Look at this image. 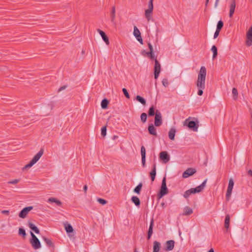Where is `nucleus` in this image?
<instances>
[{
  "instance_id": "f257e3e1",
  "label": "nucleus",
  "mask_w": 252,
  "mask_h": 252,
  "mask_svg": "<svg viewBox=\"0 0 252 252\" xmlns=\"http://www.w3.org/2000/svg\"><path fill=\"white\" fill-rule=\"evenodd\" d=\"M206 69L205 66H201L198 74L196 86L198 88L205 89Z\"/></svg>"
},
{
  "instance_id": "f03ea898",
  "label": "nucleus",
  "mask_w": 252,
  "mask_h": 252,
  "mask_svg": "<svg viewBox=\"0 0 252 252\" xmlns=\"http://www.w3.org/2000/svg\"><path fill=\"white\" fill-rule=\"evenodd\" d=\"M31 238L30 240V243L34 250H37L41 247V243L39 239L32 232L30 231Z\"/></svg>"
},
{
  "instance_id": "7ed1b4c3",
  "label": "nucleus",
  "mask_w": 252,
  "mask_h": 252,
  "mask_svg": "<svg viewBox=\"0 0 252 252\" xmlns=\"http://www.w3.org/2000/svg\"><path fill=\"white\" fill-rule=\"evenodd\" d=\"M168 192V190L166 186V177H164L162 180L161 186L158 192V198H161Z\"/></svg>"
},
{
  "instance_id": "20e7f679",
  "label": "nucleus",
  "mask_w": 252,
  "mask_h": 252,
  "mask_svg": "<svg viewBox=\"0 0 252 252\" xmlns=\"http://www.w3.org/2000/svg\"><path fill=\"white\" fill-rule=\"evenodd\" d=\"M184 126H187L189 129L194 131H197L199 125L197 121H189V119H187L184 123Z\"/></svg>"
},
{
  "instance_id": "39448f33",
  "label": "nucleus",
  "mask_w": 252,
  "mask_h": 252,
  "mask_svg": "<svg viewBox=\"0 0 252 252\" xmlns=\"http://www.w3.org/2000/svg\"><path fill=\"white\" fill-rule=\"evenodd\" d=\"M162 124V115L158 110H157L156 115L155 117L154 125L158 127Z\"/></svg>"
},
{
  "instance_id": "423d86ee",
  "label": "nucleus",
  "mask_w": 252,
  "mask_h": 252,
  "mask_svg": "<svg viewBox=\"0 0 252 252\" xmlns=\"http://www.w3.org/2000/svg\"><path fill=\"white\" fill-rule=\"evenodd\" d=\"M155 66H154V76L155 78L157 79L160 72V64L159 62L157 60V57H155Z\"/></svg>"
},
{
  "instance_id": "0eeeda50",
  "label": "nucleus",
  "mask_w": 252,
  "mask_h": 252,
  "mask_svg": "<svg viewBox=\"0 0 252 252\" xmlns=\"http://www.w3.org/2000/svg\"><path fill=\"white\" fill-rule=\"evenodd\" d=\"M32 209L33 206H28L23 208L19 213V217L22 219L25 218L29 212L32 210Z\"/></svg>"
},
{
  "instance_id": "6e6552de",
  "label": "nucleus",
  "mask_w": 252,
  "mask_h": 252,
  "mask_svg": "<svg viewBox=\"0 0 252 252\" xmlns=\"http://www.w3.org/2000/svg\"><path fill=\"white\" fill-rule=\"evenodd\" d=\"M246 37V44L247 46L250 47L252 45V26L247 32Z\"/></svg>"
},
{
  "instance_id": "1a4fd4ad",
  "label": "nucleus",
  "mask_w": 252,
  "mask_h": 252,
  "mask_svg": "<svg viewBox=\"0 0 252 252\" xmlns=\"http://www.w3.org/2000/svg\"><path fill=\"white\" fill-rule=\"evenodd\" d=\"M133 34L136 39L140 43V44H143V42L142 37L141 36L140 32L136 26L134 27Z\"/></svg>"
},
{
  "instance_id": "9d476101",
  "label": "nucleus",
  "mask_w": 252,
  "mask_h": 252,
  "mask_svg": "<svg viewBox=\"0 0 252 252\" xmlns=\"http://www.w3.org/2000/svg\"><path fill=\"white\" fill-rule=\"evenodd\" d=\"M196 172V170L195 168H189L184 172L182 176L183 178H188L194 174Z\"/></svg>"
},
{
  "instance_id": "9b49d317",
  "label": "nucleus",
  "mask_w": 252,
  "mask_h": 252,
  "mask_svg": "<svg viewBox=\"0 0 252 252\" xmlns=\"http://www.w3.org/2000/svg\"><path fill=\"white\" fill-rule=\"evenodd\" d=\"M154 225V220L152 219L151 220L149 228L147 233V239L150 240L153 233V227Z\"/></svg>"
},
{
  "instance_id": "f8f14e48",
  "label": "nucleus",
  "mask_w": 252,
  "mask_h": 252,
  "mask_svg": "<svg viewBox=\"0 0 252 252\" xmlns=\"http://www.w3.org/2000/svg\"><path fill=\"white\" fill-rule=\"evenodd\" d=\"M39 159V158H32V160L28 164H26L22 168V170L25 171L30 168L36 163Z\"/></svg>"
},
{
  "instance_id": "ddd939ff",
  "label": "nucleus",
  "mask_w": 252,
  "mask_h": 252,
  "mask_svg": "<svg viewBox=\"0 0 252 252\" xmlns=\"http://www.w3.org/2000/svg\"><path fill=\"white\" fill-rule=\"evenodd\" d=\"M175 242L174 240H168L166 241V247L165 249L166 251H172L174 247Z\"/></svg>"
},
{
  "instance_id": "4468645a",
  "label": "nucleus",
  "mask_w": 252,
  "mask_h": 252,
  "mask_svg": "<svg viewBox=\"0 0 252 252\" xmlns=\"http://www.w3.org/2000/svg\"><path fill=\"white\" fill-rule=\"evenodd\" d=\"M28 226L32 231L34 232L36 234H39L40 233L39 229L32 221L28 220Z\"/></svg>"
},
{
  "instance_id": "2eb2a0df",
  "label": "nucleus",
  "mask_w": 252,
  "mask_h": 252,
  "mask_svg": "<svg viewBox=\"0 0 252 252\" xmlns=\"http://www.w3.org/2000/svg\"><path fill=\"white\" fill-rule=\"evenodd\" d=\"M148 130L150 134L154 135L155 136H157L156 128L155 127L153 124H151L149 125L148 127Z\"/></svg>"
},
{
  "instance_id": "dca6fc26",
  "label": "nucleus",
  "mask_w": 252,
  "mask_h": 252,
  "mask_svg": "<svg viewBox=\"0 0 252 252\" xmlns=\"http://www.w3.org/2000/svg\"><path fill=\"white\" fill-rule=\"evenodd\" d=\"M97 31L99 32L100 35H101L102 39L105 42V43L107 45H109V39H108V38L107 35L106 34V33L103 31L100 30V29H97Z\"/></svg>"
},
{
  "instance_id": "f3484780",
  "label": "nucleus",
  "mask_w": 252,
  "mask_h": 252,
  "mask_svg": "<svg viewBox=\"0 0 252 252\" xmlns=\"http://www.w3.org/2000/svg\"><path fill=\"white\" fill-rule=\"evenodd\" d=\"M198 193L195 188H191L189 190H186L184 193V197L186 198H188L191 194Z\"/></svg>"
},
{
  "instance_id": "a211bd4d",
  "label": "nucleus",
  "mask_w": 252,
  "mask_h": 252,
  "mask_svg": "<svg viewBox=\"0 0 252 252\" xmlns=\"http://www.w3.org/2000/svg\"><path fill=\"white\" fill-rule=\"evenodd\" d=\"M236 2L235 0H231V4L230 5L229 17H232L235 9Z\"/></svg>"
},
{
  "instance_id": "6ab92c4d",
  "label": "nucleus",
  "mask_w": 252,
  "mask_h": 252,
  "mask_svg": "<svg viewBox=\"0 0 252 252\" xmlns=\"http://www.w3.org/2000/svg\"><path fill=\"white\" fill-rule=\"evenodd\" d=\"M150 176L152 181L153 182L155 180L156 176V164L155 161L153 165L152 170L150 173Z\"/></svg>"
},
{
  "instance_id": "aec40b11",
  "label": "nucleus",
  "mask_w": 252,
  "mask_h": 252,
  "mask_svg": "<svg viewBox=\"0 0 252 252\" xmlns=\"http://www.w3.org/2000/svg\"><path fill=\"white\" fill-rule=\"evenodd\" d=\"M42 239L45 241L46 245L48 247L52 248H54L55 247L54 244L51 239H48V238L46 237L45 236H42Z\"/></svg>"
},
{
  "instance_id": "412c9836",
  "label": "nucleus",
  "mask_w": 252,
  "mask_h": 252,
  "mask_svg": "<svg viewBox=\"0 0 252 252\" xmlns=\"http://www.w3.org/2000/svg\"><path fill=\"white\" fill-rule=\"evenodd\" d=\"M49 203H55L57 206H62V202L59 199L54 197H50L48 199L47 201Z\"/></svg>"
},
{
  "instance_id": "4be33fe9",
  "label": "nucleus",
  "mask_w": 252,
  "mask_h": 252,
  "mask_svg": "<svg viewBox=\"0 0 252 252\" xmlns=\"http://www.w3.org/2000/svg\"><path fill=\"white\" fill-rule=\"evenodd\" d=\"M157 109H156V107L154 105L151 106L149 108V109L148 110V116L152 117V116H156V113H157Z\"/></svg>"
},
{
  "instance_id": "5701e85b",
  "label": "nucleus",
  "mask_w": 252,
  "mask_h": 252,
  "mask_svg": "<svg viewBox=\"0 0 252 252\" xmlns=\"http://www.w3.org/2000/svg\"><path fill=\"white\" fill-rule=\"evenodd\" d=\"M160 248V243L157 241L153 243V252H158Z\"/></svg>"
},
{
  "instance_id": "b1692460",
  "label": "nucleus",
  "mask_w": 252,
  "mask_h": 252,
  "mask_svg": "<svg viewBox=\"0 0 252 252\" xmlns=\"http://www.w3.org/2000/svg\"><path fill=\"white\" fill-rule=\"evenodd\" d=\"M64 228L66 232L67 233H72L73 231V228L72 226L69 223H68L67 222L64 223Z\"/></svg>"
},
{
  "instance_id": "393cba45",
  "label": "nucleus",
  "mask_w": 252,
  "mask_h": 252,
  "mask_svg": "<svg viewBox=\"0 0 252 252\" xmlns=\"http://www.w3.org/2000/svg\"><path fill=\"white\" fill-rule=\"evenodd\" d=\"M141 54L144 56H147L150 59L153 60V59H155V55H152V54H150L149 53V52H146L145 50H142L141 52Z\"/></svg>"
},
{
  "instance_id": "a878e982",
  "label": "nucleus",
  "mask_w": 252,
  "mask_h": 252,
  "mask_svg": "<svg viewBox=\"0 0 252 252\" xmlns=\"http://www.w3.org/2000/svg\"><path fill=\"white\" fill-rule=\"evenodd\" d=\"M131 200L137 206H139L140 205V199L136 196H132Z\"/></svg>"
},
{
  "instance_id": "bb28decb",
  "label": "nucleus",
  "mask_w": 252,
  "mask_h": 252,
  "mask_svg": "<svg viewBox=\"0 0 252 252\" xmlns=\"http://www.w3.org/2000/svg\"><path fill=\"white\" fill-rule=\"evenodd\" d=\"M109 104V101L107 98H104L102 99L101 102V107L102 109H105L108 108V105Z\"/></svg>"
},
{
  "instance_id": "cd10ccee",
  "label": "nucleus",
  "mask_w": 252,
  "mask_h": 252,
  "mask_svg": "<svg viewBox=\"0 0 252 252\" xmlns=\"http://www.w3.org/2000/svg\"><path fill=\"white\" fill-rule=\"evenodd\" d=\"M175 133H176V130L174 128H171L169 131L168 133V136L169 138L173 140L174 139L175 136Z\"/></svg>"
},
{
  "instance_id": "c85d7f7f",
  "label": "nucleus",
  "mask_w": 252,
  "mask_h": 252,
  "mask_svg": "<svg viewBox=\"0 0 252 252\" xmlns=\"http://www.w3.org/2000/svg\"><path fill=\"white\" fill-rule=\"evenodd\" d=\"M206 182L207 179H206L200 186L195 188L198 193L201 192L205 186Z\"/></svg>"
},
{
  "instance_id": "c756f323",
  "label": "nucleus",
  "mask_w": 252,
  "mask_h": 252,
  "mask_svg": "<svg viewBox=\"0 0 252 252\" xmlns=\"http://www.w3.org/2000/svg\"><path fill=\"white\" fill-rule=\"evenodd\" d=\"M115 12H116L115 7L113 6L112 8L111 11V22L113 23H115Z\"/></svg>"
},
{
  "instance_id": "7c9ffc66",
  "label": "nucleus",
  "mask_w": 252,
  "mask_h": 252,
  "mask_svg": "<svg viewBox=\"0 0 252 252\" xmlns=\"http://www.w3.org/2000/svg\"><path fill=\"white\" fill-rule=\"evenodd\" d=\"M18 234L19 235L22 236L23 239H25L27 235L25 230L22 227L19 228Z\"/></svg>"
},
{
  "instance_id": "2f4dec72",
  "label": "nucleus",
  "mask_w": 252,
  "mask_h": 252,
  "mask_svg": "<svg viewBox=\"0 0 252 252\" xmlns=\"http://www.w3.org/2000/svg\"><path fill=\"white\" fill-rule=\"evenodd\" d=\"M193 212L192 209L189 207H186L184 209V215L188 216L191 214Z\"/></svg>"
},
{
  "instance_id": "473e14b6",
  "label": "nucleus",
  "mask_w": 252,
  "mask_h": 252,
  "mask_svg": "<svg viewBox=\"0 0 252 252\" xmlns=\"http://www.w3.org/2000/svg\"><path fill=\"white\" fill-rule=\"evenodd\" d=\"M211 51L213 53V59H215L218 55V50L217 48L215 45H213L211 48Z\"/></svg>"
},
{
  "instance_id": "72a5a7b5",
  "label": "nucleus",
  "mask_w": 252,
  "mask_h": 252,
  "mask_svg": "<svg viewBox=\"0 0 252 252\" xmlns=\"http://www.w3.org/2000/svg\"><path fill=\"white\" fill-rule=\"evenodd\" d=\"M229 222H230V217L229 215H227L225 216V220H224V227L227 229L229 227Z\"/></svg>"
},
{
  "instance_id": "f704fd0d",
  "label": "nucleus",
  "mask_w": 252,
  "mask_h": 252,
  "mask_svg": "<svg viewBox=\"0 0 252 252\" xmlns=\"http://www.w3.org/2000/svg\"><path fill=\"white\" fill-rule=\"evenodd\" d=\"M142 187V184L140 183L134 189L133 191L137 193L140 194V191Z\"/></svg>"
},
{
  "instance_id": "c9c22d12",
  "label": "nucleus",
  "mask_w": 252,
  "mask_h": 252,
  "mask_svg": "<svg viewBox=\"0 0 252 252\" xmlns=\"http://www.w3.org/2000/svg\"><path fill=\"white\" fill-rule=\"evenodd\" d=\"M153 1L154 0H149V1L148 8L147 9L149 13H152L153 11Z\"/></svg>"
},
{
  "instance_id": "e433bc0d",
  "label": "nucleus",
  "mask_w": 252,
  "mask_h": 252,
  "mask_svg": "<svg viewBox=\"0 0 252 252\" xmlns=\"http://www.w3.org/2000/svg\"><path fill=\"white\" fill-rule=\"evenodd\" d=\"M136 99L138 102H140L141 104H142L143 105H145L146 103V100L142 96L138 95L136 97Z\"/></svg>"
},
{
  "instance_id": "4c0bfd02",
  "label": "nucleus",
  "mask_w": 252,
  "mask_h": 252,
  "mask_svg": "<svg viewBox=\"0 0 252 252\" xmlns=\"http://www.w3.org/2000/svg\"><path fill=\"white\" fill-rule=\"evenodd\" d=\"M140 118L142 122L145 123L147 121V114L146 113H142L141 114Z\"/></svg>"
},
{
  "instance_id": "58836bf2",
  "label": "nucleus",
  "mask_w": 252,
  "mask_h": 252,
  "mask_svg": "<svg viewBox=\"0 0 252 252\" xmlns=\"http://www.w3.org/2000/svg\"><path fill=\"white\" fill-rule=\"evenodd\" d=\"M233 98L234 100H236L238 98V91L236 88H233L232 91Z\"/></svg>"
},
{
  "instance_id": "ea45409f",
  "label": "nucleus",
  "mask_w": 252,
  "mask_h": 252,
  "mask_svg": "<svg viewBox=\"0 0 252 252\" xmlns=\"http://www.w3.org/2000/svg\"><path fill=\"white\" fill-rule=\"evenodd\" d=\"M223 22H222V21L220 20L217 23L216 30L220 31V30L222 29V28L223 27Z\"/></svg>"
},
{
  "instance_id": "a19ab883",
  "label": "nucleus",
  "mask_w": 252,
  "mask_h": 252,
  "mask_svg": "<svg viewBox=\"0 0 252 252\" xmlns=\"http://www.w3.org/2000/svg\"><path fill=\"white\" fill-rule=\"evenodd\" d=\"M158 158H169V156L166 151H162L160 153Z\"/></svg>"
},
{
  "instance_id": "79ce46f5",
  "label": "nucleus",
  "mask_w": 252,
  "mask_h": 252,
  "mask_svg": "<svg viewBox=\"0 0 252 252\" xmlns=\"http://www.w3.org/2000/svg\"><path fill=\"white\" fill-rule=\"evenodd\" d=\"M232 189H227L226 193V199L228 201L230 199V197L232 193Z\"/></svg>"
},
{
  "instance_id": "37998d69",
  "label": "nucleus",
  "mask_w": 252,
  "mask_h": 252,
  "mask_svg": "<svg viewBox=\"0 0 252 252\" xmlns=\"http://www.w3.org/2000/svg\"><path fill=\"white\" fill-rule=\"evenodd\" d=\"M234 182L232 179H230L229 180V183H228V186L227 189H233V186H234Z\"/></svg>"
},
{
  "instance_id": "c03bdc74",
  "label": "nucleus",
  "mask_w": 252,
  "mask_h": 252,
  "mask_svg": "<svg viewBox=\"0 0 252 252\" xmlns=\"http://www.w3.org/2000/svg\"><path fill=\"white\" fill-rule=\"evenodd\" d=\"M43 153L44 150L43 149H41L33 158H41Z\"/></svg>"
},
{
  "instance_id": "a18cd8bd",
  "label": "nucleus",
  "mask_w": 252,
  "mask_h": 252,
  "mask_svg": "<svg viewBox=\"0 0 252 252\" xmlns=\"http://www.w3.org/2000/svg\"><path fill=\"white\" fill-rule=\"evenodd\" d=\"M141 158H146V150L144 146H142L141 148Z\"/></svg>"
},
{
  "instance_id": "49530a36",
  "label": "nucleus",
  "mask_w": 252,
  "mask_h": 252,
  "mask_svg": "<svg viewBox=\"0 0 252 252\" xmlns=\"http://www.w3.org/2000/svg\"><path fill=\"white\" fill-rule=\"evenodd\" d=\"M147 12H148V10L146 9L145 10V17L147 19V21L149 22L150 21V20L151 19V14L152 13H149Z\"/></svg>"
},
{
  "instance_id": "de8ad7c7",
  "label": "nucleus",
  "mask_w": 252,
  "mask_h": 252,
  "mask_svg": "<svg viewBox=\"0 0 252 252\" xmlns=\"http://www.w3.org/2000/svg\"><path fill=\"white\" fill-rule=\"evenodd\" d=\"M106 131H107V128H106V126H104L102 127L101 130V134L103 137H104L105 136H106Z\"/></svg>"
},
{
  "instance_id": "09e8293b",
  "label": "nucleus",
  "mask_w": 252,
  "mask_h": 252,
  "mask_svg": "<svg viewBox=\"0 0 252 252\" xmlns=\"http://www.w3.org/2000/svg\"><path fill=\"white\" fill-rule=\"evenodd\" d=\"M122 91L125 95V96L127 98H130V95L127 91V90L126 89V88H123L122 89Z\"/></svg>"
},
{
  "instance_id": "8fccbe9b",
  "label": "nucleus",
  "mask_w": 252,
  "mask_h": 252,
  "mask_svg": "<svg viewBox=\"0 0 252 252\" xmlns=\"http://www.w3.org/2000/svg\"><path fill=\"white\" fill-rule=\"evenodd\" d=\"M97 200L100 204L102 205H105L107 203V201L102 198H98Z\"/></svg>"
},
{
  "instance_id": "3c124183",
  "label": "nucleus",
  "mask_w": 252,
  "mask_h": 252,
  "mask_svg": "<svg viewBox=\"0 0 252 252\" xmlns=\"http://www.w3.org/2000/svg\"><path fill=\"white\" fill-rule=\"evenodd\" d=\"M162 83L164 87H167L169 84L168 79L167 78H164L162 81Z\"/></svg>"
},
{
  "instance_id": "603ef678",
  "label": "nucleus",
  "mask_w": 252,
  "mask_h": 252,
  "mask_svg": "<svg viewBox=\"0 0 252 252\" xmlns=\"http://www.w3.org/2000/svg\"><path fill=\"white\" fill-rule=\"evenodd\" d=\"M148 45L150 49L149 53L155 55L152 45L150 43H148Z\"/></svg>"
},
{
  "instance_id": "864d4df0",
  "label": "nucleus",
  "mask_w": 252,
  "mask_h": 252,
  "mask_svg": "<svg viewBox=\"0 0 252 252\" xmlns=\"http://www.w3.org/2000/svg\"><path fill=\"white\" fill-rule=\"evenodd\" d=\"M148 45L150 49L149 53L155 55L152 45L150 43H148Z\"/></svg>"
},
{
  "instance_id": "5fc2aeb1",
  "label": "nucleus",
  "mask_w": 252,
  "mask_h": 252,
  "mask_svg": "<svg viewBox=\"0 0 252 252\" xmlns=\"http://www.w3.org/2000/svg\"><path fill=\"white\" fill-rule=\"evenodd\" d=\"M198 90L197 92V94L200 96L202 95L203 93V90H204V89H200V88H198Z\"/></svg>"
},
{
  "instance_id": "6e6d98bb",
  "label": "nucleus",
  "mask_w": 252,
  "mask_h": 252,
  "mask_svg": "<svg viewBox=\"0 0 252 252\" xmlns=\"http://www.w3.org/2000/svg\"><path fill=\"white\" fill-rule=\"evenodd\" d=\"M160 159L161 162H162V163H165V164L167 163L169 161V159H170V158H160Z\"/></svg>"
},
{
  "instance_id": "4d7b16f0",
  "label": "nucleus",
  "mask_w": 252,
  "mask_h": 252,
  "mask_svg": "<svg viewBox=\"0 0 252 252\" xmlns=\"http://www.w3.org/2000/svg\"><path fill=\"white\" fill-rule=\"evenodd\" d=\"M220 32V31L216 30L215 32L214 33V38H216L218 36V35H219Z\"/></svg>"
},
{
  "instance_id": "13d9d810",
  "label": "nucleus",
  "mask_w": 252,
  "mask_h": 252,
  "mask_svg": "<svg viewBox=\"0 0 252 252\" xmlns=\"http://www.w3.org/2000/svg\"><path fill=\"white\" fill-rule=\"evenodd\" d=\"M19 181V180H18V179H15L14 180H12V181L9 182V183L11 184H16L17 183H18Z\"/></svg>"
},
{
  "instance_id": "bf43d9fd",
  "label": "nucleus",
  "mask_w": 252,
  "mask_h": 252,
  "mask_svg": "<svg viewBox=\"0 0 252 252\" xmlns=\"http://www.w3.org/2000/svg\"><path fill=\"white\" fill-rule=\"evenodd\" d=\"M1 213L3 214H5L6 215H9V211L8 210H2L1 211Z\"/></svg>"
},
{
  "instance_id": "052dcab7",
  "label": "nucleus",
  "mask_w": 252,
  "mask_h": 252,
  "mask_svg": "<svg viewBox=\"0 0 252 252\" xmlns=\"http://www.w3.org/2000/svg\"><path fill=\"white\" fill-rule=\"evenodd\" d=\"M87 189H88V186L87 185H85L83 187V190L84 191V193L85 194L87 193Z\"/></svg>"
},
{
  "instance_id": "680f3d73",
  "label": "nucleus",
  "mask_w": 252,
  "mask_h": 252,
  "mask_svg": "<svg viewBox=\"0 0 252 252\" xmlns=\"http://www.w3.org/2000/svg\"><path fill=\"white\" fill-rule=\"evenodd\" d=\"M66 85H64L62 87H61V88H60L58 90V92H61L62 91V90L65 89L66 88Z\"/></svg>"
},
{
  "instance_id": "e2e57ef3",
  "label": "nucleus",
  "mask_w": 252,
  "mask_h": 252,
  "mask_svg": "<svg viewBox=\"0 0 252 252\" xmlns=\"http://www.w3.org/2000/svg\"><path fill=\"white\" fill-rule=\"evenodd\" d=\"M146 158H142V166L144 167L145 166Z\"/></svg>"
},
{
  "instance_id": "0e129e2a",
  "label": "nucleus",
  "mask_w": 252,
  "mask_h": 252,
  "mask_svg": "<svg viewBox=\"0 0 252 252\" xmlns=\"http://www.w3.org/2000/svg\"><path fill=\"white\" fill-rule=\"evenodd\" d=\"M248 175H250L251 176V177H252V170H249L248 171Z\"/></svg>"
},
{
  "instance_id": "69168bd1",
  "label": "nucleus",
  "mask_w": 252,
  "mask_h": 252,
  "mask_svg": "<svg viewBox=\"0 0 252 252\" xmlns=\"http://www.w3.org/2000/svg\"><path fill=\"white\" fill-rule=\"evenodd\" d=\"M219 0H216L215 3V7H216L218 6Z\"/></svg>"
},
{
  "instance_id": "338daca9",
  "label": "nucleus",
  "mask_w": 252,
  "mask_h": 252,
  "mask_svg": "<svg viewBox=\"0 0 252 252\" xmlns=\"http://www.w3.org/2000/svg\"><path fill=\"white\" fill-rule=\"evenodd\" d=\"M207 159H206V160H205V161L204 162V165L205 166H207Z\"/></svg>"
},
{
  "instance_id": "774afa93",
  "label": "nucleus",
  "mask_w": 252,
  "mask_h": 252,
  "mask_svg": "<svg viewBox=\"0 0 252 252\" xmlns=\"http://www.w3.org/2000/svg\"><path fill=\"white\" fill-rule=\"evenodd\" d=\"M208 252H214V250L213 248H211V249H210L209 250V251Z\"/></svg>"
}]
</instances>
